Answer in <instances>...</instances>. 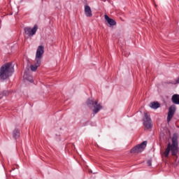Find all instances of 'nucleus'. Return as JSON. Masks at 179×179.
I'll return each mask as SVG.
<instances>
[{"label": "nucleus", "mask_w": 179, "mask_h": 179, "mask_svg": "<svg viewBox=\"0 0 179 179\" xmlns=\"http://www.w3.org/2000/svg\"><path fill=\"white\" fill-rule=\"evenodd\" d=\"M15 72V64L8 62L3 64L0 69V80H6L8 78L12 76Z\"/></svg>", "instance_id": "nucleus-1"}, {"label": "nucleus", "mask_w": 179, "mask_h": 179, "mask_svg": "<svg viewBox=\"0 0 179 179\" xmlns=\"http://www.w3.org/2000/svg\"><path fill=\"white\" fill-rule=\"evenodd\" d=\"M170 152L172 156H177V153H178V141L176 135H174L172 138V144L170 143L168 144L167 148L164 152V157H169Z\"/></svg>", "instance_id": "nucleus-2"}, {"label": "nucleus", "mask_w": 179, "mask_h": 179, "mask_svg": "<svg viewBox=\"0 0 179 179\" xmlns=\"http://www.w3.org/2000/svg\"><path fill=\"white\" fill-rule=\"evenodd\" d=\"M43 54H44V46L43 45L38 46L36 50V57H35L36 64L31 65V70L32 71V72H36L38 66L41 65V58H43Z\"/></svg>", "instance_id": "nucleus-3"}, {"label": "nucleus", "mask_w": 179, "mask_h": 179, "mask_svg": "<svg viewBox=\"0 0 179 179\" xmlns=\"http://www.w3.org/2000/svg\"><path fill=\"white\" fill-rule=\"evenodd\" d=\"M87 105L92 106V117H94L95 114H97L99 111L103 110V106H101V103H99V101H97V100L94 101L92 99H88L87 100Z\"/></svg>", "instance_id": "nucleus-4"}, {"label": "nucleus", "mask_w": 179, "mask_h": 179, "mask_svg": "<svg viewBox=\"0 0 179 179\" xmlns=\"http://www.w3.org/2000/svg\"><path fill=\"white\" fill-rule=\"evenodd\" d=\"M148 141H143V143L136 145L131 150L130 153H142L146 148Z\"/></svg>", "instance_id": "nucleus-5"}, {"label": "nucleus", "mask_w": 179, "mask_h": 179, "mask_svg": "<svg viewBox=\"0 0 179 179\" xmlns=\"http://www.w3.org/2000/svg\"><path fill=\"white\" fill-rule=\"evenodd\" d=\"M143 124L146 129H151V128H153V124H152V119L150 118V115H149L148 113H145L144 114V117L143 118Z\"/></svg>", "instance_id": "nucleus-6"}, {"label": "nucleus", "mask_w": 179, "mask_h": 179, "mask_svg": "<svg viewBox=\"0 0 179 179\" xmlns=\"http://www.w3.org/2000/svg\"><path fill=\"white\" fill-rule=\"evenodd\" d=\"M38 30V26L35 24L33 28L30 27H27L24 28V34L28 36V37H33L37 33Z\"/></svg>", "instance_id": "nucleus-7"}, {"label": "nucleus", "mask_w": 179, "mask_h": 179, "mask_svg": "<svg viewBox=\"0 0 179 179\" xmlns=\"http://www.w3.org/2000/svg\"><path fill=\"white\" fill-rule=\"evenodd\" d=\"M176 106L172 105L169 108V112H168V116H167V122H170L171 121V119L174 116V114L176 113Z\"/></svg>", "instance_id": "nucleus-8"}, {"label": "nucleus", "mask_w": 179, "mask_h": 179, "mask_svg": "<svg viewBox=\"0 0 179 179\" xmlns=\"http://www.w3.org/2000/svg\"><path fill=\"white\" fill-rule=\"evenodd\" d=\"M104 17H105V20H106L110 27H111L112 26H115V24H117V22H115V20H114L113 18H110L108 15H105Z\"/></svg>", "instance_id": "nucleus-9"}, {"label": "nucleus", "mask_w": 179, "mask_h": 179, "mask_svg": "<svg viewBox=\"0 0 179 179\" xmlns=\"http://www.w3.org/2000/svg\"><path fill=\"white\" fill-rule=\"evenodd\" d=\"M85 13L87 17H92V8H90V6H85Z\"/></svg>", "instance_id": "nucleus-10"}, {"label": "nucleus", "mask_w": 179, "mask_h": 179, "mask_svg": "<svg viewBox=\"0 0 179 179\" xmlns=\"http://www.w3.org/2000/svg\"><path fill=\"white\" fill-rule=\"evenodd\" d=\"M171 101L173 104L179 105V94H175L172 96Z\"/></svg>", "instance_id": "nucleus-11"}, {"label": "nucleus", "mask_w": 179, "mask_h": 179, "mask_svg": "<svg viewBox=\"0 0 179 179\" xmlns=\"http://www.w3.org/2000/svg\"><path fill=\"white\" fill-rule=\"evenodd\" d=\"M20 136V131L17 129H15L14 131H13V138L14 139H17Z\"/></svg>", "instance_id": "nucleus-12"}, {"label": "nucleus", "mask_w": 179, "mask_h": 179, "mask_svg": "<svg viewBox=\"0 0 179 179\" xmlns=\"http://www.w3.org/2000/svg\"><path fill=\"white\" fill-rule=\"evenodd\" d=\"M24 79L28 80L30 83H33V77L31 76H28L27 73L24 74Z\"/></svg>", "instance_id": "nucleus-13"}, {"label": "nucleus", "mask_w": 179, "mask_h": 179, "mask_svg": "<svg viewBox=\"0 0 179 179\" xmlns=\"http://www.w3.org/2000/svg\"><path fill=\"white\" fill-rule=\"evenodd\" d=\"M150 107L154 110H157V108L160 107V103H159L158 102H152Z\"/></svg>", "instance_id": "nucleus-14"}, {"label": "nucleus", "mask_w": 179, "mask_h": 179, "mask_svg": "<svg viewBox=\"0 0 179 179\" xmlns=\"http://www.w3.org/2000/svg\"><path fill=\"white\" fill-rule=\"evenodd\" d=\"M169 83L171 85H178L179 84V76L174 80H171Z\"/></svg>", "instance_id": "nucleus-15"}, {"label": "nucleus", "mask_w": 179, "mask_h": 179, "mask_svg": "<svg viewBox=\"0 0 179 179\" xmlns=\"http://www.w3.org/2000/svg\"><path fill=\"white\" fill-rule=\"evenodd\" d=\"M148 165L149 166H152V160H148Z\"/></svg>", "instance_id": "nucleus-16"}, {"label": "nucleus", "mask_w": 179, "mask_h": 179, "mask_svg": "<svg viewBox=\"0 0 179 179\" xmlns=\"http://www.w3.org/2000/svg\"><path fill=\"white\" fill-rule=\"evenodd\" d=\"M3 96H6V91H3Z\"/></svg>", "instance_id": "nucleus-17"}, {"label": "nucleus", "mask_w": 179, "mask_h": 179, "mask_svg": "<svg viewBox=\"0 0 179 179\" xmlns=\"http://www.w3.org/2000/svg\"><path fill=\"white\" fill-rule=\"evenodd\" d=\"M178 1H179V0H178Z\"/></svg>", "instance_id": "nucleus-18"}]
</instances>
